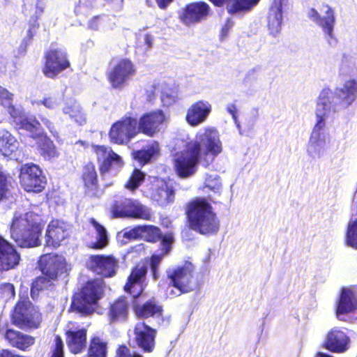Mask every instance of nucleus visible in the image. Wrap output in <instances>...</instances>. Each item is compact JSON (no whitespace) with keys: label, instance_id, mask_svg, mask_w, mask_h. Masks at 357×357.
Listing matches in <instances>:
<instances>
[{"label":"nucleus","instance_id":"50","mask_svg":"<svg viewBox=\"0 0 357 357\" xmlns=\"http://www.w3.org/2000/svg\"><path fill=\"white\" fill-rule=\"evenodd\" d=\"M29 29L27 31V37L29 40H31L34 36L36 30L39 27V24L38 23V17H31V19L29 22Z\"/></svg>","mask_w":357,"mask_h":357},{"label":"nucleus","instance_id":"13","mask_svg":"<svg viewBox=\"0 0 357 357\" xmlns=\"http://www.w3.org/2000/svg\"><path fill=\"white\" fill-rule=\"evenodd\" d=\"M43 73L46 77L55 79L63 71L70 68V62L66 50L50 48L44 53Z\"/></svg>","mask_w":357,"mask_h":357},{"label":"nucleus","instance_id":"9","mask_svg":"<svg viewBox=\"0 0 357 357\" xmlns=\"http://www.w3.org/2000/svg\"><path fill=\"white\" fill-rule=\"evenodd\" d=\"M11 323L22 330L37 329L42 322V314L34 309L28 298L15 305L10 316Z\"/></svg>","mask_w":357,"mask_h":357},{"label":"nucleus","instance_id":"10","mask_svg":"<svg viewBox=\"0 0 357 357\" xmlns=\"http://www.w3.org/2000/svg\"><path fill=\"white\" fill-rule=\"evenodd\" d=\"M21 188L27 193L40 194L47 184L46 176L39 165L27 162L21 165L19 170Z\"/></svg>","mask_w":357,"mask_h":357},{"label":"nucleus","instance_id":"26","mask_svg":"<svg viewBox=\"0 0 357 357\" xmlns=\"http://www.w3.org/2000/svg\"><path fill=\"white\" fill-rule=\"evenodd\" d=\"M350 337L342 328L334 327L330 330L323 347L333 353H344L349 348Z\"/></svg>","mask_w":357,"mask_h":357},{"label":"nucleus","instance_id":"23","mask_svg":"<svg viewBox=\"0 0 357 357\" xmlns=\"http://www.w3.org/2000/svg\"><path fill=\"white\" fill-rule=\"evenodd\" d=\"M70 233L69 224L61 220H52L47 228L45 243L47 246L58 248L62 241L70 237Z\"/></svg>","mask_w":357,"mask_h":357},{"label":"nucleus","instance_id":"52","mask_svg":"<svg viewBox=\"0 0 357 357\" xmlns=\"http://www.w3.org/2000/svg\"><path fill=\"white\" fill-rule=\"evenodd\" d=\"M45 8V3L44 0H38L36 4V12L33 17H37L38 18L43 13Z\"/></svg>","mask_w":357,"mask_h":357},{"label":"nucleus","instance_id":"31","mask_svg":"<svg viewBox=\"0 0 357 357\" xmlns=\"http://www.w3.org/2000/svg\"><path fill=\"white\" fill-rule=\"evenodd\" d=\"M324 6L326 8L325 11L326 15L324 17H321L318 11L314 8L310 9L309 17L313 21L316 22L328 36L332 38L335 24L334 13L329 6L324 5Z\"/></svg>","mask_w":357,"mask_h":357},{"label":"nucleus","instance_id":"22","mask_svg":"<svg viewBox=\"0 0 357 357\" xmlns=\"http://www.w3.org/2000/svg\"><path fill=\"white\" fill-rule=\"evenodd\" d=\"M151 199L160 206L166 207L174 203L175 190L172 185L159 178H154L150 188Z\"/></svg>","mask_w":357,"mask_h":357},{"label":"nucleus","instance_id":"5","mask_svg":"<svg viewBox=\"0 0 357 357\" xmlns=\"http://www.w3.org/2000/svg\"><path fill=\"white\" fill-rule=\"evenodd\" d=\"M209 201L215 203L208 197H195L185 207V215L189 227L202 235H213L220 229V221Z\"/></svg>","mask_w":357,"mask_h":357},{"label":"nucleus","instance_id":"37","mask_svg":"<svg viewBox=\"0 0 357 357\" xmlns=\"http://www.w3.org/2000/svg\"><path fill=\"white\" fill-rule=\"evenodd\" d=\"M260 0H229L226 4L228 13L234 15L239 13L249 12L256 6Z\"/></svg>","mask_w":357,"mask_h":357},{"label":"nucleus","instance_id":"54","mask_svg":"<svg viewBox=\"0 0 357 357\" xmlns=\"http://www.w3.org/2000/svg\"><path fill=\"white\" fill-rule=\"evenodd\" d=\"M158 8L161 10H166L174 0H155Z\"/></svg>","mask_w":357,"mask_h":357},{"label":"nucleus","instance_id":"7","mask_svg":"<svg viewBox=\"0 0 357 357\" xmlns=\"http://www.w3.org/2000/svg\"><path fill=\"white\" fill-rule=\"evenodd\" d=\"M38 267L42 275L36 277L31 286V296L33 298L40 291L53 285L59 277L66 273V261L57 254L47 253L40 257Z\"/></svg>","mask_w":357,"mask_h":357},{"label":"nucleus","instance_id":"47","mask_svg":"<svg viewBox=\"0 0 357 357\" xmlns=\"http://www.w3.org/2000/svg\"><path fill=\"white\" fill-rule=\"evenodd\" d=\"M114 357H144L140 354L132 351L126 344H122L117 347Z\"/></svg>","mask_w":357,"mask_h":357},{"label":"nucleus","instance_id":"18","mask_svg":"<svg viewBox=\"0 0 357 357\" xmlns=\"http://www.w3.org/2000/svg\"><path fill=\"white\" fill-rule=\"evenodd\" d=\"M0 335L8 345L21 351H29L36 343V338L33 336L11 328L7 324L0 326Z\"/></svg>","mask_w":357,"mask_h":357},{"label":"nucleus","instance_id":"53","mask_svg":"<svg viewBox=\"0 0 357 357\" xmlns=\"http://www.w3.org/2000/svg\"><path fill=\"white\" fill-rule=\"evenodd\" d=\"M100 25V17L94 16L89 22V28L92 30H98Z\"/></svg>","mask_w":357,"mask_h":357},{"label":"nucleus","instance_id":"28","mask_svg":"<svg viewBox=\"0 0 357 357\" xmlns=\"http://www.w3.org/2000/svg\"><path fill=\"white\" fill-rule=\"evenodd\" d=\"M356 310V293L351 289L343 288L336 305L335 314L337 318L340 321H345L342 316L354 313Z\"/></svg>","mask_w":357,"mask_h":357},{"label":"nucleus","instance_id":"41","mask_svg":"<svg viewBox=\"0 0 357 357\" xmlns=\"http://www.w3.org/2000/svg\"><path fill=\"white\" fill-rule=\"evenodd\" d=\"M11 176L9 173L0 167V202L8 199L10 197V179Z\"/></svg>","mask_w":357,"mask_h":357},{"label":"nucleus","instance_id":"48","mask_svg":"<svg viewBox=\"0 0 357 357\" xmlns=\"http://www.w3.org/2000/svg\"><path fill=\"white\" fill-rule=\"evenodd\" d=\"M0 293L8 298H14L15 296V286L12 283H2L0 284Z\"/></svg>","mask_w":357,"mask_h":357},{"label":"nucleus","instance_id":"40","mask_svg":"<svg viewBox=\"0 0 357 357\" xmlns=\"http://www.w3.org/2000/svg\"><path fill=\"white\" fill-rule=\"evenodd\" d=\"M63 112L68 114L70 118L73 119L79 125H83L86 123V116L83 109L78 105L73 104L66 105L63 108Z\"/></svg>","mask_w":357,"mask_h":357},{"label":"nucleus","instance_id":"58","mask_svg":"<svg viewBox=\"0 0 357 357\" xmlns=\"http://www.w3.org/2000/svg\"><path fill=\"white\" fill-rule=\"evenodd\" d=\"M42 121L44 123V124L49 128V130L52 132V130L54 128L53 123L47 119H43Z\"/></svg>","mask_w":357,"mask_h":357},{"label":"nucleus","instance_id":"44","mask_svg":"<svg viewBox=\"0 0 357 357\" xmlns=\"http://www.w3.org/2000/svg\"><path fill=\"white\" fill-rule=\"evenodd\" d=\"M153 155L154 149L151 146L132 152L133 158L142 165L147 164L151 160Z\"/></svg>","mask_w":357,"mask_h":357},{"label":"nucleus","instance_id":"1","mask_svg":"<svg viewBox=\"0 0 357 357\" xmlns=\"http://www.w3.org/2000/svg\"><path fill=\"white\" fill-rule=\"evenodd\" d=\"M222 152L218 131L206 127L202 133L196 135L195 139L186 142L183 150L174 154V169L180 178H188L197 172L198 164L208 167Z\"/></svg>","mask_w":357,"mask_h":357},{"label":"nucleus","instance_id":"3","mask_svg":"<svg viewBox=\"0 0 357 357\" xmlns=\"http://www.w3.org/2000/svg\"><path fill=\"white\" fill-rule=\"evenodd\" d=\"M356 96L357 81L354 79L345 82L342 88L335 89L333 94L329 89H324L321 91L316 108L317 121L313 128L309 142V149L311 151L319 146L320 130L324 128L325 119L328 116L331 109L335 112L337 106L341 108H347L356 100Z\"/></svg>","mask_w":357,"mask_h":357},{"label":"nucleus","instance_id":"30","mask_svg":"<svg viewBox=\"0 0 357 357\" xmlns=\"http://www.w3.org/2000/svg\"><path fill=\"white\" fill-rule=\"evenodd\" d=\"M66 342L73 354L82 353L86 347L87 329L84 327L70 328L65 332Z\"/></svg>","mask_w":357,"mask_h":357},{"label":"nucleus","instance_id":"56","mask_svg":"<svg viewBox=\"0 0 357 357\" xmlns=\"http://www.w3.org/2000/svg\"><path fill=\"white\" fill-rule=\"evenodd\" d=\"M227 112L232 116V117L236 119L237 109L234 104H230L227 107Z\"/></svg>","mask_w":357,"mask_h":357},{"label":"nucleus","instance_id":"49","mask_svg":"<svg viewBox=\"0 0 357 357\" xmlns=\"http://www.w3.org/2000/svg\"><path fill=\"white\" fill-rule=\"evenodd\" d=\"M233 24L234 22L230 19H227L225 21L220 31V40L221 41L225 40L227 38L229 31L233 26Z\"/></svg>","mask_w":357,"mask_h":357},{"label":"nucleus","instance_id":"43","mask_svg":"<svg viewBox=\"0 0 357 357\" xmlns=\"http://www.w3.org/2000/svg\"><path fill=\"white\" fill-rule=\"evenodd\" d=\"M13 94L7 89L0 85V104L8 108V112L13 116V112H15V107L13 105Z\"/></svg>","mask_w":357,"mask_h":357},{"label":"nucleus","instance_id":"55","mask_svg":"<svg viewBox=\"0 0 357 357\" xmlns=\"http://www.w3.org/2000/svg\"><path fill=\"white\" fill-rule=\"evenodd\" d=\"M41 102L45 107H46L48 109H53L55 105L53 98L51 97L43 98Z\"/></svg>","mask_w":357,"mask_h":357},{"label":"nucleus","instance_id":"25","mask_svg":"<svg viewBox=\"0 0 357 357\" xmlns=\"http://www.w3.org/2000/svg\"><path fill=\"white\" fill-rule=\"evenodd\" d=\"M20 261V254L15 245L0 236V272L15 269Z\"/></svg>","mask_w":357,"mask_h":357},{"label":"nucleus","instance_id":"46","mask_svg":"<svg viewBox=\"0 0 357 357\" xmlns=\"http://www.w3.org/2000/svg\"><path fill=\"white\" fill-rule=\"evenodd\" d=\"M49 357H65L64 344L59 335L54 337V344L51 348Z\"/></svg>","mask_w":357,"mask_h":357},{"label":"nucleus","instance_id":"51","mask_svg":"<svg viewBox=\"0 0 357 357\" xmlns=\"http://www.w3.org/2000/svg\"><path fill=\"white\" fill-rule=\"evenodd\" d=\"M0 357H26L10 349H3L0 351Z\"/></svg>","mask_w":357,"mask_h":357},{"label":"nucleus","instance_id":"4","mask_svg":"<svg viewBox=\"0 0 357 357\" xmlns=\"http://www.w3.org/2000/svg\"><path fill=\"white\" fill-rule=\"evenodd\" d=\"M127 236L137 238L140 236L144 241L156 243L160 241V254L152 255L147 261L151 269V275L154 280L159 278V267L164 257L168 255L175 241L174 233L166 232L163 234L161 229L153 225H139L132 228Z\"/></svg>","mask_w":357,"mask_h":357},{"label":"nucleus","instance_id":"38","mask_svg":"<svg viewBox=\"0 0 357 357\" xmlns=\"http://www.w3.org/2000/svg\"><path fill=\"white\" fill-rule=\"evenodd\" d=\"M16 139L8 132L0 133V153L3 155H10L15 150Z\"/></svg>","mask_w":357,"mask_h":357},{"label":"nucleus","instance_id":"21","mask_svg":"<svg viewBox=\"0 0 357 357\" xmlns=\"http://www.w3.org/2000/svg\"><path fill=\"white\" fill-rule=\"evenodd\" d=\"M138 298L132 299V307L135 315L140 319H163L164 307L155 297H151L143 303Z\"/></svg>","mask_w":357,"mask_h":357},{"label":"nucleus","instance_id":"15","mask_svg":"<svg viewBox=\"0 0 357 357\" xmlns=\"http://www.w3.org/2000/svg\"><path fill=\"white\" fill-rule=\"evenodd\" d=\"M148 266L145 262H139L132 268L123 290L130 294L132 298H138L144 291V284Z\"/></svg>","mask_w":357,"mask_h":357},{"label":"nucleus","instance_id":"39","mask_svg":"<svg viewBox=\"0 0 357 357\" xmlns=\"http://www.w3.org/2000/svg\"><path fill=\"white\" fill-rule=\"evenodd\" d=\"M145 178L146 174L144 172L139 169L135 168L124 186L127 190L135 192L144 183Z\"/></svg>","mask_w":357,"mask_h":357},{"label":"nucleus","instance_id":"17","mask_svg":"<svg viewBox=\"0 0 357 357\" xmlns=\"http://www.w3.org/2000/svg\"><path fill=\"white\" fill-rule=\"evenodd\" d=\"M165 120V114L160 109L143 114L139 120L136 118L137 135L142 133L147 137H153L159 132L160 126Z\"/></svg>","mask_w":357,"mask_h":357},{"label":"nucleus","instance_id":"27","mask_svg":"<svg viewBox=\"0 0 357 357\" xmlns=\"http://www.w3.org/2000/svg\"><path fill=\"white\" fill-rule=\"evenodd\" d=\"M130 303L128 298L120 296L109 303L107 317L110 324L125 322L129 317Z\"/></svg>","mask_w":357,"mask_h":357},{"label":"nucleus","instance_id":"14","mask_svg":"<svg viewBox=\"0 0 357 357\" xmlns=\"http://www.w3.org/2000/svg\"><path fill=\"white\" fill-rule=\"evenodd\" d=\"M137 135L136 117L123 116L111 126L108 136L110 142L118 145H125Z\"/></svg>","mask_w":357,"mask_h":357},{"label":"nucleus","instance_id":"6","mask_svg":"<svg viewBox=\"0 0 357 357\" xmlns=\"http://www.w3.org/2000/svg\"><path fill=\"white\" fill-rule=\"evenodd\" d=\"M43 226L36 214L29 212L12 220L10 233L11 238L21 248H36L41 244Z\"/></svg>","mask_w":357,"mask_h":357},{"label":"nucleus","instance_id":"2","mask_svg":"<svg viewBox=\"0 0 357 357\" xmlns=\"http://www.w3.org/2000/svg\"><path fill=\"white\" fill-rule=\"evenodd\" d=\"M119 267V260L113 255L89 256L88 268L101 278L88 280L73 295L70 305L73 311L84 317L93 314L104 294L105 282L102 278L114 277Z\"/></svg>","mask_w":357,"mask_h":357},{"label":"nucleus","instance_id":"11","mask_svg":"<svg viewBox=\"0 0 357 357\" xmlns=\"http://www.w3.org/2000/svg\"><path fill=\"white\" fill-rule=\"evenodd\" d=\"M112 214L114 218L144 220H151L152 218L150 208L136 200L128 198L115 200L112 206Z\"/></svg>","mask_w":357,"mask_h":357},{"label":"nucleus","instance_id":"35","mask_svg":"<svg viewBox=\"0 0 357 357\" xmlns=\"http://www.w3.org/2000/svg\"><path fill=\"white\" fill-rule=\"evenodd\" d=\"M37 148L41 156L46 160L58 157L59 152L53 141L45 134L43 133L40 138L36 139Z\"/></svg>","mask_w":357,"mask_h":357},{"label":"nucleus","instance_id":"24","mask_svg":"<svg viewBox=\"0 0 357 357\" xmlns=\"http://www.w3.org/2000/svg\"><path fill=\"white\" fill-rule=\"evenodd\" d=\"M80 179L83 184L84 192L89 197H97L100 194L98 173L95 164L91 162L85 163L81 170Z\"/></svg>","mask_w":357,"mask_h":357},{"label":"nucleus","instance_id":"57","mask_svg":"<svg viewBox=\"0 0 357 357\" xmlns=\"http://www.w3.org/2000/svg\"><path fill=\"white\" fill-rule=\"evenodd\" d=\"M144 41L147 45V47L150 48L153 43V37L151 34L146 33L144 35Z\"/></svg>","mask_w":357,"mask_h":357},{"label":"nucleus","instance_id":"45","mask_svg":"<svg viewBox=\"0 0 357 357\" xmlns=\"http://www.w3.org/2000/svg\"><path fill=\"white\" fill-rule=\"evenodd\" d=\"M203 188H208L215 194L220 195L222 183L219 176H208L206 178Z\"/></svg>","mask_w":357,"mask_h":357},{"label":"nucleus","instance_id":"42","mask_svg":"<svg viewBox=\"0 0 357 357\" xmlns=\"http://www.w3.org/2000/svg\"><path fill=\"white\" fill-rule=\"evenodd\" d=\"M345 240L348 246L357 250V219L349 222Z\"/></svg>","mask_w":357,"mask_h":357},{"label":"nucleus","instance_id":"19","mask_svg":"<svg viewBox=\"0 0 357 357\" xmlns=\"http://www.w3.org/2000/svg\"><path fill=\"white\" fill-rule=\"evenodd\" d=\"M211 14V8L206 2L195 1L185 6L180 20L186 26H191L206 20Z\"/></svg>","mask_w":357,"mask_h":357},{"label":"nucleus","instance_id":"33","mask_svg":"<svg viewBox=\"0 0 357 357\" xmlns=\"http://www.w3.org/2000/svg\"><path fill=\"white\" fill-rule=\"evenodd\" d=\"M109 342L102 337L94 335L89 339L86 357H107Z\"/></svg>","mask_w":357,"mask_h":357},{"label":"nucleus","instance_id":"32","mask_svg":"<svg viewBox=\"0 0 357 357\" xmlns=\"http://www.w3.org/2000/svg\"><path fill=\"white\" fill-rule=\"evenodd\" d=\"M284 0H273L268 14V27L272 33L280 31L282 22V4Z\"/></svg>","mask_w":357,"mask_h":357},{"label":"nucleus","instance_id":"16","mask_svg":"<svg viewBox=\"0 0 357 357\" xmlns=\"http://www.w3.org/2000/svg\"><path fill=\"white\" fill-rule=\"evenodd\" d=\"M91 149L96 156L98 169L102 176L109 172L113 165L121 167L123 165L122 158L109 146L92 144Z\"/></svg>","mask_w":357,"mask_h":357},{"label":"nucleus","instance_id":"34","mask_svg":"<svg viewBox=\"0 0 357 357\" xmlns=\"http://www.w3.org/2000/svg\"><path fill=\"white\" fill-rule=\"evenodd\" d=\"M14 121L17 130H24L28 132L33 139L40 138L43 133L40 123L36 118L24 116Z\"/></svg>","mask_w":357,"mask_h":357},{"label":"nucleus","instance_id":"29","mask_svg":"<svg viewBox=\"0 0 357 357\" xmlns=\"http://www.w3.org/2000/svg\"><path fill=\"white\" fill-rule=\"evenodd\" d=\"M211 110L212 106L208 101H196L188 109L185 120L190 126H197L207 119Z\"/></svg>","mask_w":357,"mask_h":357},{"label":"nucleus","instance_id":"8","mask_svg":"<svg viewBox=\"0 0 357 357\" xmlns=\"http://www.w3.org/2000/svg\"><path fill=\"white\" fill-rule=\"evenodd\" d=\"M168 285L176 289L172 290L169 295L177 297L193 291L197 286V281L195 277V266L190 261H185L166 271Z\"/></svg>","mask_w":357,"mask_h":357},{"label":"nucleus","instance_id":"36","mask_svg":"<svg viewBox=\"0 0 357 357\" xmlns=\"http://www.w3.org/2000/svg\"><path fill=\"white\" fill-rule=\"evenodd\" d=\"M90 223L96 231L97 239L90 244L89 248L93 250L104 249L109 245V238L105 227L93 218L90 220Z\"/></svg>","mask_w":357,"mask_h":357},{"label":"nucleus","instance_id":"12","mask_svg":"<svg viewBox=\"0 0 357 357\" xmlns=\"http://www.w3.org/2000/svg\"><path fill=\"white\" fill-rule=\"evenodd\" d=\"M136 73L134 63L128 58H121L107 71V79L112 88L122 89Z\"/></svg>","mask_w":357,"mask_h":357},{"label":"nucleus","instance_id":"20","mask_svg":"<svg viewBox=\"0 0 357 357\" xmlns=\"http://www.w3.org/2000/svg\"><path fill=\"white\" fill-rule=\"evenodd\" d=\"M134 340L137 347L144 353H152L155 347L157 330L146 322L137 323L133 330Z\"/></svg>","mask_w":357,"mask_h":357}]
</instances>
